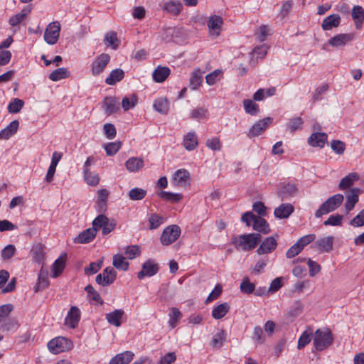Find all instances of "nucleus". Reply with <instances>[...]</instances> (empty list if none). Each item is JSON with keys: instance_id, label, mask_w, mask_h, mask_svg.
Instances as JSON below:
<instances>
[{"instance_id": "obj_55", "label": "nucleus", "mask_w": 364, "mask_h": 364, "mask_svg": "<svg viewBox=\"0 0 364 364\" xmlns=\"http://www.w3.org/2000/svg\"><path fill=\"white\" fill-rule=\"evenodd\" d=\"M343 216L341 215H331L329 218L324 221V225H331V226H340L342 224V220Z\"/></svg>"}, {"instance_id": "obj_36", "label": "nucleus", "mask_w": 364, "mask_h": 364, "mask_svg": "<svg viewBox=\"0 0 364 364\" xmlns=\"http://www.w3.org/2000/svg\"><path fill=\"white\" fill-rule=\"evenodd\" d=\"M70 71L65 68H58L49 75V79L52 81H58L62 79L68 78L70 76Z\"/></svg>"}, {"instance_id": "obj_57", "label": "nucleus", "mask_w": 364, "mask_h": 364, "mask_svg": "<svg viewBox=\"0 0 364 364\" xmlns=\"http://www.w3.org/2000/svg\"><path fill=\"white\" fill-rule=\"evenodd\" d=\"M108 218L105 216V215H100L97 218H95V220L92 221V228H95V230L97 232L98 230L102 228L103 229V227L106 223H107Z\"/></svg>"}, {"instance_id": "obj_43", "label": "nucleus", "mask_w": 364, "mask_h": 364, "mask_svg": "<svg viewBox=\"0 0 364 364\" xmlns=\"http://www.w3.org/2000/svg\"><path fill=\"white\" fill-rule=\"evenodd\" d=\"M226 339V336L223 330H220L215 334L210 341V346L213 348H220Z\"/></svg>"}, {"instance_id": "obj_9", "label": "nucleus", "mask_w": 364, "mask_h": 364, "mask_svg": "<svg viewBox=\"0 0 364 364\" xmlns=\"http://www.w3.org/2000/svg\"><path fill=\"white\" fill-rule=\"evenodd\" d=\"M70 341L64 337H57L48 343V348L54 353L58 354L69 348Z\"/></svg>"}, {"instance_id": "obj_59", "label": "nucleus", "mask_w": 364, "mask_h": 364, "mask_svg": "<svg viewBox=\"0 0 364 364\" xmlns=\"http://www.w3.org/2000/svg\"><path fill=\"white\" fill-rule=\"evenodd\" d=\"M105 135L109 139H112L116 136L117 130L114 124L106 123L103 126Z\"/></svg>"}, {"instance_id": "obj_53", "label": "nucleus", "mask_w": 364, "mask_h": 364, "mask_svg": "<svg viewBox=\"0 0 364 364\" xmlns=\"http://www.w3.org/2000/svg\"><path fill=\"white\" fill-rule=\"evenodd\" d=\"M122 146L121 141H115L107 143L104 145V148L105 149L106 154L107 156H114L117 151L119 150Z\"/></svg>"}, {"instance_id": "obj_16", "label": "nucleus", "mask_w": 364, "mask_h": 364, "mask_svg": "<svg viewBox=\"0 0 364 364\" xmlns=\"http://www.w3.org/2000/svg\"><path fill=\"white\" fill-rule=\"evenodd\" d=\"M277 240L274 237H267L257 250L259 255L268 254L275 250L277 247Z\"/></svg>"}, {"instance_id": "obj_41", "label": "nucleus", "mask_w": 364, "mask_h": 364, "mask_svg": "<svg viewBox=\"0 0 364 364\" xmlns=\"http://www.w3.org/2000/svg\"><path fill=\"white\" fill-rule=\"evenodd\" d=\"M65 265V259L60 256L59 257L53 264L52 277H58L63 271Z\"/></svg>"}, {"instance_id": "obj_42", "label": "nucleus", "mask_w": 364, "mask_h": 364, "mask_svg": "<svg viewBox=\"0 0 364 364\" xmlns=\"http://www.w3.org/2000/svg\"><path fill=\"white\" fill-rule=\"evenodd\" d=\"M243 106L245 111L247 114L252 116H256L259 112V106L257 104L254 102L252 100L246 99L243 100Z\"/></svg>"}, {"instance_id": "obj_10", "label": "nucleus", "mask_w": 364, "mask_h": 364, "mask_svg": "<svg viewBox=\"0 0 364 364\" xmlns=\"http://www.w3.org/2000/svg\"><path fill=\"white\" fill-rule=\"evenodd\" d=\"M272 119L266 117L255 124L249 130L247 136L250 138L262 134L267 127L271 124Z\"/></svg>"}, {"instance_id": "obj_22", "label": "nucleus", "mask_w": 364, "mask_h": 364, "mask_svg": "<svg viewBox=\"0 0 364 364\" xmlns=\"http://www.w3.org/2000/svg\"><path fill=\"white\" fill-rule=\"evenodd\" d=\"M294 207L289 203H282L275 208L274 214L276 218L282 219L287 218L293 213Z\"/></svg>"}, {"instance_id": "obj_5", "label": "nucleus", "mask_w": 364, "mask_h": 364, "mask_svg": "<svg viewBox=\"0 0 364 364\" xmlns=\"http://www.w3.org/2000/svg\"><path fill=\"white\" fill-rule=\"evenodd\" d=\"M60 24L58 21L50 23L44 32V40L50 45H54L58 40Z\"/></svg>"}, {"instance_id": "obj_13", "label": "nucleus", "mask_w": 364, "mask_h": 364, "mask_svg": "<svg viewBox=\"0 0 364 364\" xmlns=\"http://www.w3.org/2000/svg\"><path fill=\"white\" fill-rule=\"evenodd\" d=\"M190 173L186 169H179L174 173L173 183L176 186L185 188L189 184Z\"/></svg>"}, {"instance_id": "obj_46", "label": "nucleus", "mask_w": 364, "mask_h": 364, "mask_svg": "<svg viewBox=\"0 0 364 364\" xmlns=\"http://www.w3.org/2000/svg\"><path fill=\"white\" fill-rule=\"evenodd\" d=\"M85 290L87 292V297L90 300L96 301L97 303H99L101 305L104 303L100 295L91 284H88L87 286H86Z\"/></svg>"}, {"instance_id": "obj_45", "label": "nucleus", "mask_w": 364, "mask_h": 364, "mask_svg": "<svg viewBox=\"0 0 364 364\" xmlns=\"http://www.w3.org/2000/svg\"><path fill=\"white\" fill-rule=\"evenodd\" d=\"M49 285V281L48 278V274L46 272L41 270L39 276H38V282L35 287V291H38L40 290L44 289Z\"/></svg>"}, {"instance_id": "obj_23", "label": "nucleus", "mask_w": 364, "mask_h": 364, "mask_svg": "<svg viewBox=\"0 0 364 364\" xmlns=\"http://www.w3.org/2000/svg\"><path fill=\"white\" fill-rule=\"evenodd\" d=\"M19 122L14 120L4 129L0 131V139H8L18 131Z\"/></svg>"}, {"instance_id": "obj_21", "label": "nucleus", "mask_w": 364, "mask_h": 364, "mask_svg": "<svg viewBox=\"0 0 364 364\" xmlns=\"http://www.w3.org/2000/svg\"><path fill=\"white\" fill-rule=\"evenodd\" d=\"M352 18L355 22V26L357 29H360L364 22V9L360 6H354L352 12Z\"/></svg>"}, {"instance_id": "obj_30", "label": "nucleus", "mask_w": 364, "mask_h": 364, "mask_svg": "<svg viewBox=\"0 0 364 364\" xmlns=\"http://www.w3.org/2000/svg\"><path fill=\"white\" fill-rule=\"evenodd\" d=\"M359 179V175L353 172L343 178L339 184H338V188L341 190L346 189L349 187H350L353 183Z\"/></svg>"}, {"instance_id": "obj_63", "label": "nucleus", "mask_w": 364, "mask_h": 364, "mask_svg": "<svg viewBox=\"0 0 364 364\" xmlns=\"http://www.w3.org/2000/svg\"><path fill=\"white\" fill-rule=\"evenodd\" d=\"M350 225L355 228L364 226V209L350 221Z\"/></svg>"}, {"instance_id": "obj_25", "label": "nucleus", "mask_w": 364, "mask_h": 364, "mask_svg": "<svg viewBox=\"0 0 364 364\" xmlns=\"http://www.w3.org/2000/svg\"><path fill=\"white\" fill-rule=\"evenodd\" d=\"M183 146L188 151H192L195 149L198 144V137L195 132H189L183 138Z\"/></svg>"}, {"instance_id": "obj_2", "label": "nucleus", "mask_w": 364, "mask_h": 364, "mask_svg": "<svg viewBox=\"0 0 364 364\" xmlns=\"http://www.w3.org/2000/svg\"><path fill=\"white\" fill-rule=\"evenodd\" d=\"M343 198V196L339 193L329 197L319 206L315 213V217L318 218L336 210L342 204Z\"/></svg>"}, {"instance_id": "obj_52", "label": "nucleus", "mask_w": 364, "mask_h": 364, "mask_svg": "<svg viewBox=\"0 0 364 364\" xmlns=\"http://www.w3.org/2000/svg\"><path fill=\"white\" fill-rule=\"evenodd\" d=\"M24 105V102L22 100L18 98H14L9 104L8 112L9 113H18L21 111Z\"/></svg>"}, {"instance_id": "obj_54", "label": "nucleus", "mask_w": 364, "mask_h": 364, "mask_svg": "<svg viewBox=\"0 0 364 364\" xmlns=\"http://www.w3.org/2000/svg\"><path fill=\"white\" fill-rule=\"evenodd\" d=\"M169 316V325L171 328H174L177 324L178 320L181 317V313L178 308L173 307L171 309Z\"/></svg>"}, {"instance_id": "obj_56", "label": "nucleus", "mask_w": 364, "mask_h": 364, "mask_svg": "<svg viewBox=\"0 0 364 364\" xmlns=\"http://www.w3.org/2000/svg\"><path fill=\"white\" fill-rule=\"evenodd\" d=\"M331 147L336 154L341 155L346 149V144L341 140H333L331 142Z\"/></svg>"}, {"instance_id": "obj_15", "label": "nucleus", "mask_w": 364, "mask_h": 364, "mask_svg": "<svg viewBox=\"0 0 364 364\" xmlns=\"http://www.w3.org/2000/svg\"><path fill=\"white\" fill-rule=\"evenodd\" d=\"M360 193V190L357 188H351L346 194V201L345 204L346 213L351 211L355 205L358 201V196Z\"/></svg>"}, {"instance_id": "obj_33", "label": "nucleus", "mask_w": 364, "mask_h": 364, "mask_svg": "<svg viewBox=\"0 0 364 364\" xmlns=\"http://www.w3.org/2000/svg\"><path fill=\"white\" fill-rule=\"evenodd\" d=\"M162 9L173 15H178L182 9V4L178 1L171 0L165 3Z\"/></svg>"}, {"instance_id": "obj_50", "label": "nucleus", "mask_w": 364, "mask_h": 364, "mask_svg": "<svg viewBox=\"0 0 364 364\" xmlns=\"http://www.w3.org/2000/svg\"><path fill=\"white\" fill-rule=\"evenodd\" d=\"M312 337V331L311 329L306 330L300 336L298 341V349H301L304 348L308 343H310Z\"/></svg>"}, {"instance_id": "obj_35", "label": "nucleus", "mask_w": 364, "mask_h": 364, "mask_svg": "<svg viewBox=\"0 0 364 364\" xmlns=\"http://www.w3.org/2000/svg\"><path fill=\"white\" fill-rule=\"evenodd\" d=\"M204 73L200 69L195 70L190 79V86L193 90H196L203 82V74Z\"/></svg>"}, {"instance_id": "obj_47", "label": "nucleus", "mask_w": 364, "mask_h": 364, "mask_svg": "<svg viewBox=\"0 0 364 364\" xmlns=\"http://www.w3.org/2000/svg\"><path fill=\"white\" fill-rule=\"evenodd\" d=\"M146 195V191L140 188H132L128 193L129 198L132 200H142Z\"/></svg>"}, {"instance_id": "obj_12", "label": "nucleus", "mask_w": 364, "mask_h": 364, "mask_svg": "<svg viewBox=\"0 0 364 364\" xmlns=\"http://www.w3.org/2000/svg\"><path fill=\"white\" fill-rule=\"evenodd\" d=\"M81 316L80 310L75 306H72L66 316L65 323L75 328L77 326Z\"/></svg>"}, {"instance_id": "obj_34", "label": "nucleus", "mask_w": 364, "mask_h": 364, "mask_svg": "<svg viewBox=\"0 0 364 364\" xmlns=\"http://www.w3.org/2000/svg\"><path fill=\"white\" fill-rule=\"evenodd\" d=\"M31 254L36 262L41 263L45 257V246L41 243L34 245L31 249Z\"/></svg>"}, {"instance_id": "obj_27", "label": "nucleus", "mask_w": 364, "mask_h": 364, "mask_svg": "<svg viewBox=\"0 0 364 364\" xmlns=\"http://www.w3.org/2000/svg\"><path fill=\"white\" fill-rule=\"evenodd\" d=\"M124 77L123 70L117 68L111 71L109 76L105 79V83L109 85H114L120 82Z\"/></svg>"}, {"instance_id": "obj_7", "label": "nucleus", "mask_w": 364, "mask_h": 364, "mask_svg": "<svg viewBox=\"0 0 364 364\" xmlns=\"http://www.w3.org/2000/svg\"><path fill=\"white\" fill-rule=\"evenodd\" d=\"M110 61V56L107 53H102L97 56L91 64V73L94 76L100 75L109 62Z\"/></svg>"}, {"instance_id": "obj_51", "label": "nucleus", "mask_w": 364, "mask_h": 364, "mask_svg": "<svg viewBox=\"0 0 364 364\" xmlns=\"http://www.w3.org/2000/svg\"><path fill=\"white\" fill-rule=\"evenodd\" d=\"M158 196L166 200H169L174 203L178 202L183 198L182 195L180 193H173L164 191L159 192Z\"/></svg>"}, {"instance_id": "obj_60", "label": "nucleus", "mask_w": 364, "mask_h": 364, "mask_svg": "<svg viewBox=\"0 0 364 364\" xmlns=\"http://www.w3.org/2000/svg\"><path fill=\"white\" fill-rule=\"evenodd\" d=\"M15 252V246L13 245H8L1 250V255L4 260H7L11 259L14 255Z\"/></svg>"}, {"instance_id": "obj_37", "label": "nucleus", "mask_w": 364, "mask_h": 364, "mask_svg": "<svg viewBox=\"0 0 364 364\" xmlns=\"http://www.w3.org/2000/svg\"><path fill=\"white\" fill-rule=\"evenodd\" d=\"M112 264L117 269L127 271L129 264L124 256L117 254L113 256Z\"/></svg>"}, {"instance_id": "obj_31", "label": "nucleus", "mask_w": 364, "mask_h": 364, "mask_svg": "<svg viewBox=\"0 0 364 364\" xmlns=\"http://www.w3.org/2000/svg\"><path fill=\"white\" fill-rule=\"evenodd\" d=\"M223 23V20L220 16L213 15L211 16L208 21V27L210 31H214V33L218 36Z\"/></svg>"}, {"instance_id": "obj_20", "label": "nucleus", "mask_w": 364, "mask_h": 364, "mask_svg": "<svg viewBox=\"0 0 364 364\" xmlns=\"http://www.w3.org/2000/svg\"><path fill=\"white\" fill-rule=\"evenodd\" d=\"M124 314L123 309H116L112 312L107 314L105 317L109 324L119 327L122 325L121 319Z\"/></svg>"}, {"instance_id": "obj_49", "label": "nucleus", "mask_w": 364, "mask_h": 364, "mask_svg": "<svg viewBox=\"0 0 364 364\" xmlns=\"http://www.w3.org/2000/svg\"><path fill=\"white\" fill-rule=\"evenodd\" d=\"M241 292L247 294H252L255 289L254 283L250 282L248 277H245L240 285Z\"/></svg>"}, {"instance_id": "obj_62", "label": "nucleus", "mask_w": 364, "mask_h": 364, "mask_svg": "<svg viewBox=\"0 0 364 364\" xmlns=\"http://www.w3.org/2000/svg\"><path fill=\"white\" fill-rule=\"evenodd\" d=\"M18 326V322L15 318H7L3 320L0 329L2 331H10Z\"/></svg>"}, {"instance_id": "obj_1", "label": "nucleus", "mask_w": 364, "mask_h": 364, "mask_svg": "<svg viewBox=\"0 0 364 364\" xmlns=\"http://www.w3.org/2000/svg\"><path fill=\"white\" fill-rule=\"evenodd\" d=\"M260 241V234L250 233L238 236L233 240L232 243L237 249L248 251L254 249Z\"/></svg>"}, {"instance_id": "obj_6", "label": "nucleus", "mask_w": 364, "mask_h": 364, "mask_svg": "<svg viewBox=\"0 0 364 364\" xmlns=\"http://www.w3.org/2000/svg\"><path fill=\"white\" fill-rule=\"evenodd\" d=\"M354 38L355 34L353 33H339L330 38L327 44L336 48H342L350 43Z\"/></svg>"}, {"instance_id": "obj_32", "label": "nucleus", "mask_w": 364, "mask_h": 364, "mask_svg": "<svg viewBox=\"0 0 364 364\" xmlns=\"http://www.w3.org/2000/svg\"><path fill=\"white\" fill-rule=\"evenodd\" d=\"M230 308V306L227 302L220 304L213 308L212 311V316L215 319H220L226 315L229 311Z\"/></svg>"}, {"instance_id": "obj_26", "label": "nucleus", "mask_w": 364, "mask_h": 364, "mask_svg": "<svg viewBox=\"0 0 364 364\" xmlns=\"http://www.w3.org/2000/svg\"><path fill=\"white\" fill-rule=\"evenodd\" d=\"M168 67L158 66L153 73V79L156 82H163L170 75Z\"/></svg>"}, {"instance_id": "obj_18", "label": "nucleus", "mask_w": 364, "mask_h": 364, "mask_svg": "<svg viewBox=\"0 0 364 364\" xmlns=\"http://www.w3.org/2000/svg\"><path fill=\"white\" fill-rule=\"evenodd\" d=\"M327 139L328 136L326 134L323 132H314L309 136L308 143L313 147L317 146L322 148L327 141Z\"/></svg>"}, {"instance_id": "obj_11", "label": "nucleus", "mask_w": 364, "mask_h": 364, "mask_svg": "<svg viewBox=\"0 0 364 364\" xmlns=\"http://www.w3.org/2000/svg\"><path fill=\"white\" fill-rule=\"evenodd\" d=\"M334 237L328 236L318 239L314 244V247L320 252L328 253L333 250Z\"/></svg>"}, {"instance_id": "obj_29", "label": "nucleus", "mask_w": 364, "mask_h": 364, "mask_svg": "<svg viewBox=\"0 0 364 364\" xmlns=\"http://www.w3.org/2000/svg\"><path fill=\"white\" fill-rule=\"evenodd\" d=\"M126 168L130 172H137L144 166V161L141 158L132 157L126 161Z\"/></svg>"}, {"instance_id": "obj_39", "label": "nucleus", "mask_w": 364, "mask_h": 364, "mask_svg": "<svg viewBox=\"0 0 364 364\" xmlns=\"http://www.w3.org/2000/svg\"><path fill=\"white\" fill-rule=\"evenodd\" d=\"M154 108L162 114H166L169 110V103L166 98H159L154 101Z\"/></svg>"}, {"instance_id": "obj_44", "label": "nucleus", "mask_w": 364, "mask_h": 364, "mask_svg": "<svg viewBox=\"0 0 364 364\" xmlns=\"http://www.w3.org/2000/svg\"><path fill=\"white\" fill-rule=\"evenodd\" d=\"M83 174L85 181L88 185L95 186L99 183L100 177L97 173H92L88 168H84Z\"/></svg>"}, {"instance_id": "obj_19", "label": "nucleus", "mask_w": 364, "mask_h": 364, "mask_svg": "<svg viewBox=\"0 0 364 364\" xmlns=\"http://www.w3.org/2000/svg\"><path fill=\"white\" fill-rule=\"evenodd\" d=\"M96 236L95 228H87L81 232L75 239L74 242L78 244H86L90 242Z\"/></svg>"}, {"instance_id": "obj_4", "label": "nucleus", "mask_w": 364, "mask_h": 364, "mask_svg": "<svg viewBox=\"0 0 364 364\" xmlns=\"http://www.w3.org/2000/svg\"><path fill=\"white\" fill-rule=\"evenodd\" d=\"M180 234L181 228L178 225H169L162 232L161 242L163 245H169L178 238Z\"/></svg>"}, {"instance_id": "obj_48", "label": "nucleus", "mask_w": 364, "mask_h": 364, "mask_svg": "<svg viewBox=\"0 0 364 364\" xmlns=\"http://www.w3.org/2000/svg\"><path fill=\"white\" fill-rule=\"evenodd\" d=\"M304 120L301 117H294L289 119L287 127L289 132L292 133L297 130L301 129Z\"/></svg>"}, {"instance_id": "obj_14", "label": "nucleus", "mask_w": 364, "mask_h": 364, "mask_svg": "<svg viewBox=\"0 0 364 364\" xmlns=\"http://www.w3.org/2000/svg\"><path fill=\"white\" fill-rule=\"evenodd\" d=\"M103 107L105 114L110 115L119 110V103L115 97H106L103 100Z\"/></svg>"}, {"instance_id": "obj_3", "label": "nucleus", "mask_w": 364, "mask_h": 364, "mask_svg": "<svg viewBox=\"0 0 364 364\" xmlns=\"http://www.w3.org/2000/svg\"><path fill=\"white\" fill-rule=\"evenodd\" d=\"M333 342V335L328 329H317L314 334V346L315 348L321 351L329 346Z\"/></svg>"}, {"instance_id": "obj_58", "label": "nucleus", "mask_w": 364, "mask_h": 364, "mask_svg": "<svg viewBox=\"0 0 364 364\" xmlns=\"http://www.w3.org/2000/svg\"><path fill=\"white\" fill-rule=\"evenodd\" d=\"M149 222L150 225V229L154 230L159 228L163 223L164 218L161 216H159L157 214H151L149 218Z\"/></svg>"}, {"instance_id": "obj_40", "label": "nucleus", "mask_w": 364, "mask_h": 364, "mask_svg": "<svg viewBox=\"0 0 364 364\" xmlns=\"http://www.w3.org/2000/svg\"><path fill=\"white\" fill-rule=\"evenodd\" d=\"M103 279H105V284L106 286L112 284L117 277V272L112 267H107L103 270V272L100 274Z\"/></svg>"}, {"instance_id": "obj_8", "label": "nucleus", "mask_w": 364, "mask_h": 364, "mask_svg": "<svg viewBox=\"0 0 364 364\" xmlns=\"http://www.w3.org/2000/svg\"><path fill=\"white\" fill-rule=\"evenodd\" d=\"M159 264L154 259H147L141 267V270L137 273V277L143 279L145 277H153L158 273Z\"/></svg>"}, {"instance_id": "obj_24", "label": "nucleus", "mask_w": 364, "mask_h": 364, "mask_svg": "<svg viewBox=\"0 0 364 364\" xmlns=\"http://www.w3.org/2000/svg\"><path fill=\"white\" fill-rule=\"evenodd\" d=\"M134 353L132 351H125L117 354L109 361V364H129L133 359Z\"/></svg>"}, {"instance_id": "obj_28", "label": "nucleus", "mask_w": 364, "mask_h": 364, "mask_svg": "<svg viewBox=\"0 0 364 364\" xmlns=\"http://www.w3.org/2000/svg\"><path fill=\"white\" fill-rule=\"evenodd\" d=\"M252 228L255 230L264 234H267L270 232L269 224L264 218H261L260 216L255 215Z\"/></svg>"}, {"instance_id": "obj_17", "label": "nucleus", "mask_w": 364, "mask_h": 364, "mask_svg": "<svg viewBox=\"0 0 364 364\" xmlns=\"http://www.w3.org/2000/svg\"><path fill=\"white\" fill-rule=\"evenodd\" d=\"M341 17L338 14H331L325 18L321 23V28L323 31H330L337 28L341 23Z\"/></svg>"}, {"instance_id": "obj_38", "label": "nucleus", "mask_w": 364, "mask_h": 364, "mask_svg": "<svg viewBox=\"0 0 364 364\" xmlns=\"http://www.w3.org/2000/svg\"><path fill=\"white\" fill-rule=\"evenodd\" d=\"M138 102L137 96L135 94H132L125 96L122 100V107L124 111H128L129 109L134 108Z\"/></svg>"}, {"instance_id": "obj_64", "label": "nucleus", "mask_w": 364, "mask_h": 364, "mask_svg": "<svg viewBox=\"0 0 364 364\" xmlns=\"http://www.w3.org/2000/svg\"><path fill=\"white\" fill-rule=\"evenodd\" d=\"M176 360V355L173 352H169L161 357L158 364H171Z\"/></svg>"}, {"instance_id": "obj_61", "label": "nucleus", "mask_w": 364, "mask_h": 364, "mask_svg": "<svg viewBox=\"0 0 364 364\" xmlns=\"http://www.w3.org/2000/svg\"><path fill=\"white\" fill-rule=\"evenodd\" d=\"M141 253L139 247L138 245H130L128 246L125 251V255L127 258L129 259H132L138 256H139Z\"/></svg>"}]
</instances>
